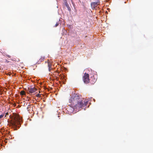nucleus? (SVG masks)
<instances>
[{"mask_svg": "<svg viewBox=\"0 0 153 153\" xmlns=\"http://www.w3.org/2000/svg\"><path fill=\"white\" fill-rule=\"evenodd\" d=\"M48 67L49 70V71H50L51 65H50V64L49 62H48Z\"/></svg>", "mask_w": 153, "mask_h": 153, "instance_id": "8", "label": "nucleus"}, {"mask_svg": "<svg viewBox=\"0 0 153 153\" xmlns=\"http://www.w3.org/2000/svg\"><path fill=\"white\" fill-rule=\"evenodd\" d=\"M36 97H41V95L40 94H38L36 95Z\"/></svg>", "mask_w": 153, "mask_h": 153, "instance_id": "11", "label": "nucleus"}, {"mask_svg": "<svg viewBox=\"0 0 153 153\" xmlns=\"http://www.w3.org/2000/svg\"><path fill=\"white\" fill-rule=\"evenodd\" d=\"M83 80L85 83L88 84L89 83L90 79L88 74L85 73L84 74L83 76Z\"/></svg>", "mask_w": 153, "mask_h": 153, "instance_id": "3", "label": "nucleus"}, {"mask_svg": "<svg viewBox=\"0 0 153 153\" xmlns=\"http://www.w3.org/2000/svg\"><path fill=\"white\" fill-rule=\"evenodd\" d=\"M9 114L8 112H7L5 114V115L4 116V117H6L7 115H8Z\"/></svg>", "mask_w": 153, "mask_h": 153, "instance_id": "14", "label": "nucleus"}, {"mask_svg": "<svg viewBox=\"0 0 153 153\" xmlns=\"http://www.w3.org/2000/svg\"><path fill=\"white\" fill-rule=\"evenodd\" d=\"M37 90V89L34 87L33 88H28L27 91V93L31 94L35 93H37L36 91Z\"/></svg>", "mask_w": 153, "mask_h": 153, "instance_id": "4", "label": "nucleus"}, {"mask_svg": "<svg viewBox=\"0 0 153 153\" xmlns=\"http://www.w3.org/2000/svg\"><path fill=\"white\" fill-rule=\"evenodd\" d=\"M4 113H3L2 114L0 115V119L2 118L4 116Z\"/></svg>", "mask_w": 153, "mask_h": 153, "instance_id": "9", "label": "nucleus"}, {"mask_svg": "<svg viewBox=\"0 0 153 153\" xmlns=\"http://www.w3.org/2000/svg\"><path fill=\"white\" fill-rule=\"evenodd\" d=\"M93 77L94 78V79H93V81H92V83L93 84V83H95L96 82V81L97 80V79H96L94 78V76H93Z\"/></svg>", "mask_w": 153, "mask_h": 153, "instance_id": "7", "label": "nucleus"}, {"mask_svg": "<svg viewBox=\"0 0 153 153\" xmlns=\"http://www.w3.org/2000/svg\"><path fill=\"white\" fill-rule=\"evenodd\" d=\"M44 59L45 57H41V58L40 59V61L41 62H42V61L44 60Z\"/></svg>", "mask_w": 153, "mask_h": 153, "instance_id": "10", "label": "nucleus"}, {"mask_svg": "<svg viewBox=\"0 0 153 153\" xmlns=\"http://www.w3.org/2000/svg\"><path fill=\"white\" fill-rule=\"evenodd\" d=\"M21 120V119L19 116L16 115L14 116L12 120L11 124L13 126L16 127L18 125L20 124Z\"/></svg>", "mask_w": 153, "mask_h": 153, "instance_id": "2", "label": "nucleus"}, {"mask_svg": "<svg viewBox=\"0 0 153 153\" xmlns=\"http://www.w3.org/2000/svg\"><path fill=\"white\" fill-rule=\"evenodd\" d=\"M7 56L9 58L10 57V56L9 55H7Z\"/></svg>", "mask_w": 153, "mask_h": 153, "instance_id": "16", "label": "nucleus"}, {"mask_svg": "<svg viewBox=\"0 0 153 153\" xmlns=\"http://www.w3.org/2000/svg\"><path fill=\"white\" fill-rule=\"evenodd\" d=\"M81 96L78 94H76L71 97L69 99L68 105L74 110L78 111L81 108L85 109L88 104V101L85 100L83 102L81 99Z\"/></svg>", "mask_w": 153, "mask_h": 153, "instance_id": "1", "label": "nucleus"}, {"mask_svg": "<svg viewBox=\"0 0 153 153\" xmlns=\"http://www.w3.org/2000/svg\"><path fill=\"white\" fill-rule=\"evenodd\" d=\"M66 5V6H67V7L68 8V10H71V8L69 7V6L68 5Z\"/></svg>", "mask_w": 153, "mask_h": 153, "instance_id": "12", "label": "nucleus"}, {"mask_svg": "<svg viewBox=\"0 0 153 153\" xmlns=\"http://www.w3.org/2000/svg\"><path fill=\"white\" fill-rule=\"evenodd\" d=\"M100 1L99 0H97V1L96 2H93L91 3V5L92 8H94L95 7H97L98 5H99Z\"/></svg>", "mask_w": 153, "mask_h": 153, "instance_id": "5", "label": "nucleus"}, {"mask_svg": "<svg viewBox=\"0 0 153 153\" xmlns=\"http://www.w3.org/2000/svg\"><path fill=\"white\" fill-rule=\"evenodd\" d=\"M20 94L22 95H24L25 94V93L24 91H21Z\"/></svg>", "mask_w": 153, "mask_h": 153, "instance_id": "6", "label": "nucleus"}, {"mask_svg": "<svg viewBox=\"0 0 153 153\" xmlns=\"http://www.w3.org/2000/svg\"><path fill=\"white\" fill-rule=\"evenodd\" d=\"M29 106H30V105H28V107L27 108V109L28 110V111Z\"/></svg>", "mask_w": 153, "mask_h": 153, "instance_id": "15", "label": "nucleus"}, {"mask_svg": "<svg viewBox=\"0 0 153 153\" xmlns=\"http://www.w3.org/2000/svg\"><path fill=\"white\" fill-rule=\"evenodd\" d=\"M59 25V23L57 22L56 23V25H55V27H56L57 26H58Z\"/></svg>", "mask_w": 153, "mask_h": 153, "instance_id": "13", "label": "nucleus"}]
</instances>
